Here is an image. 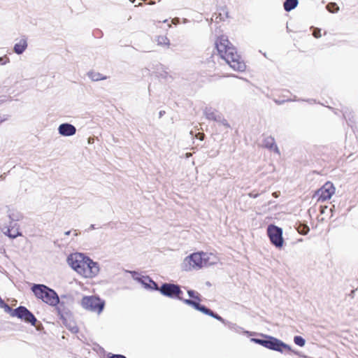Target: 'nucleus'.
<instances>
[{
	"label": "nucleus",
	"mask_w": 358,
	"mask_h": 358,
	"mask_svg": "<svg viewBox=\"0 0 358 358\" xmlns=\"http://www.w3.org/2000/svg\"><path fill=\"white\" fill-rule=\"evenodd\" d=\"M297 230L301 235H307L310 231V228L307 224L299 222L296 224Z\"/></svg>",
	"instance_id": "nucleus-27"
},
{
	"label": "nucleus",
	"mask_w": 358,
	"mask_h": 358,
	"mask_svg": "<svg viewBox=\"0 0 358 358\" xmlns=\"http://www.w3.org/2000/svg\"><path fill=\"white\" fill-rule=\"evenodd\" d=\"M166 112L164 110H160L159 112V118L162 117L165 115Z\"/></svg>",
	"instance_id": "nucleus-47"
},
{
	"label": "nucleus",
	"mask_w": 358,
	"mask_h": 358,
	"mask_svg": "<svg viewBox=\"0 0 358 358\" xmlns=\"http://www.w3.org/2000/svg\"><path fill=\"white\" fill-rule=\"evenodd\" d=\"M225 14H226L227 17H228V11H226Z\"/></svg>",
	"instance_id": "nucleus-53"
},
{
	"label": "nucleus",
	"mask_w": 358,
	"mask_h": 358,
	"mask_svg": "<svg viewBox=\"0 0 358 358\" xmlns=\"http://www.w3.org/2000/svg\"><path fill=\"white\" fill-rule=\"evenodd\" d=\"M273 194H274V197H276L277 194H275V192H273Z\"/></svg>",
	"instance_id": "nucleus-58"
},
{
	"label": "nucleus",
	"mask_w": 358,
	"mask_h": 358,
	"mask_svg": "<svg viewBox=\"0 0 358 358\" xmlns=\"http://www.w3.org/2000/svg\"><path fill=\"white\" fill-rule=\"evenodd\" d=\"M153 69H155V76L157 78H162L164 79L167 78L169 73L166 71L167 69L163 64L157 63L154 66Z\"/></svg>",
	"instance_id": "nucleus-19"
},
{
	"label": "nucleus",
	"mask_w": 358,
	"mask_h": 358,
	"mask_svg": "<svg viewBox=\"0 0 358 358\" xmlns=\"http://www.w3.org/2000/svg\"><path fill=\"white\" fill-rule=\"evenodd\" d=\"M9 117L10 116L8 115H4L3 117L0 115V124L7 120L9 118Z\"/></svg>",
	"instance_id": "nucleus-44"
},
{
	"label": "nucleus",
	"mask_w": 358,
	"mask_h": 358,
	"mask_svg": "<svg viewBox=\"0 0 358 358\" xmlns=\"http://www.w3.org/2000/svg\"><path fill=\"white\" fill-rule=\"evenodd\" d=\"M248 195L250 198L256 199L259 196V194L255 193V192H250Z\"/></svg>",
	"instance_id": "nucleus-43"
},
{
	"label": "nucleus",
	"mask_w": 358,
	"mask_h": 358,
	"mask_svg": "<svg viewBox=\"0 0 358 358\" xmlns=\"http://www.w3.org/2000/svg\"><path fill=\"white\" fill-rule=\"evenodd\" d=\"M92 35L94 36V38H101L103 34L101 30L96 29L93 31Z\"/></svg>",
	"instance_id": "nucleus-33"
},
{
	"label": "nucleus",
	"mask_w": 358,
	"mask_h": 358,
	"mask_svg": "<svg viewBox=\"0 0 358 358\" xmlns=\"http://www.w3.org/2000/svg\"><path fill=\"white\" fill-rule=\"evenodd\" d=\"M176 285V284L174 283L162 282L159 287L158 292H159L162 295L172 299Z\"/></svg>",
	"instance_id": "nucleus-15"
},
{
	"label": "nucleus",
	"mask_w": 358,
	"mask_h": 358,
	"mask_svg": "<svg viewBox=\"0 0 358 358\" xmlns=\"http://www.w3.org/2000/svg\"><path fill=\"white\" fill-rule=\"evenodd\" d=\"M204 136L205 135L203 133H198L196 138H199V140L202 141L203 139Z\"/></svg>",
	"instance_id": "nucleus-45"
},
{
	"label": "nucleus",
	"mask_w": 358,
	"mask_h": 358,
	"mask_svg": "<svg viewBox=\"0 0 358 358\" xmlns=\"http://www.w3.org/2000/svg\"><path fill=\"white\" fill-rule=\"evenodd\" d=\"M287 352H289V353H293V354H294L296 355H298L300 357H303V356H306L305 355L301 354V352H300L299 351L294 350H292H292L287 351Z\"/></svg>",
	"instance_id": "nucleus-39"
},
{
	"label": "nucleus",
	"mask_w": 358,
	"mask_h": 358,
	"mask_svg": "<svg viewBox=\"0 0 358 358\" xmlns=\"http://www.w3.org/2000/svg\"><path fill=\"white\" fill-rule=\"evenodd\" d=\"M22 321L35 327L37 331H41L43 328V324L38 321L35 315L29 310H27L24 319Z\"/></svg>",
	"instance_id": "nucleus-16"
},
{
	"label": "nucleus",
	"mask_w": 358,
	"mask_h": 358,
	"mask_svg": "<svg viewBox=\"0 0 358 358\" xmlns=\"http://www.w3.org/2000/svg\"><path fill=\"white\" fill-rule=\"evenodd\" d=\"M148 3L150 4V5H153V4H155V1H152V0H150V1Z\"/></svg>",
	"instance_id": "nucleus-52"
},
{
	"label": "nucleus",
	"mask_w": 358,
	"mask_h": 358,
	"mask_svg": "<svg viewBox=\"0 0 358 358\" xmlns=\"http://www.w3.org/2000/svg\"><path fill=\"white\" fill-rule=\"evenodd\" d=\"M132 278L140 283L145 289L150 291H158V284L154 281L149 275H143L136 271H129Z\"/></svg>",
	"instance_id": "nucleus-9"
},
{
	"label": "nucleus",
	"mask_w": 358,
	"mask_h": 358,
	"mask_svg": "<svg viewBox=\"0 0 358 358\" xmlns=\"http://www.w3.org/2000/svg\"><path fill=\"white\" fill-rule=\"evenodd\" d=\"M264 148L271 150L273 148V146L276 144L275 141V138L271 136L266 137L264 138Z\"/></svg>",
	"instance_id": "nucleus-26"
},
{
	"label": "nucleus",
	"mask_w": 358,
	"mask_h": 358,
	"mask_svg": "<svg viewBox=\"0 0 358 358\" xmlns=\"http://www.w3.org/2000/svg\"><path fill=\"white\" fill-rule=\"evenodd\" d=\"M268 343L266 348L271 350L276 351L280 353H283L285 351L292 350V347L283 342L282 341L270 336L269 338H268Z\"/></svg>",
	"instance_id": "nucleus-13"
},
{
	"label": "nucleus",
	"mask_w": 358,
	"mask_h": 358,
	"mask_svg": "<svg viewBox=\"0 0 358 358\" xmlns=\"http://www.w3.org/2000/svg\"><path fill=\"white\" fill-rule=\"evenodd\" d=\"M245 333L248 334V335H252V334H255V333L250 332V331H245Z\"/></svg>",
	"instance_id": "nucleus-51"
},
{
	"label": "nucleus",
	"mask_w": 358,
	"mask_h": 358,
	"mask_svg": "<svg viewBox=\"0 0 358 358\" xmlns=\"http://www.w3.org/2000/svg\"><path fill=\"white\" fill-rule=\"evenodd\" d=\"M335 189L334 184L328 181L316 191L315 196H317V201H324L331 199Z\"/></svg>",
	"instance_id": "nucleus-12"
},
{
	"label": "nucleus",
	"mask_w": 358,
	"mask_h": 358,
	"mask_svg": "<svg viewBox=\"0 0 358 358\" xmlns=\"http://www.w3.org/2000/svg\"><path fill=\"white\" fill-rule=\"evenodd\" d=\"M87 76L92 81H99L106 80L107 78V76H103L101 73L94 71L88 72Z\"/></svg>",
	"instance_id": "nucleus-25"
},
{
	"label": "nucleus",
	"mask_w": 358,
	"mask_h": 358,
	"mask_svg": "<svg viewBox=\"0 0 358 358\" xmlns=\"http://www.w3.org/2000/svg\"><path fill=\"white\" fill-rule=\"evenodd\" d=\"M287 101H291V99H274V102L277 104V105H282L283 103H285V102Z\"/></svg>",
	"instance_id": "nucleus-38"
},
{
	"label": "nucleus",
	"mask_w": 358,
	"mask_h": 358,
	"mask_svg": "<svg viewBox=\"0 0 358 358\" xmlns=\"http://www.w3.org/2000/svg\"><path fill=\"white\" fill-rule=\"evenodd\" d=\"M206 285L210 286V283L209 282H206Z\"/></svg>",
	"instance_id": "nucleus-54"
},
{
	"label": "nucleus",
	"mask_w": 358,
	"mask_h": 358,
	"mask_svg": "<svg viewBox=\"0 0 358 358\" xmlns=\"http://www.w3.org/2000/svg\"><path fill=\"white\" fill-rule=\"evenodd\" d=\"M343 117L348 122L349 126L352 127V124L355 122L354 112L348 108L342 110Z\"/></svg>",
	"instance_id": "nucleus-23"
},
{
	"label": "nucleus",
	"mask_w": 358,
	"mask_h": 358,
	"mask_svg": "<svg viewBox=\"0 0 358 358\" xmlns=\"http://www.w3.org/2000/svg\"><path fill=\"white\" fill-rule=\"evenodd\" d=\"M71 319L67 320V326H66L72 333L76 334L79 331L78 327L76 325L71 326Z\"/></svg>",
	"instance_id": "nucleus-32"
},
{
	"label": "nucleus",
	"mask_w": 358,
	"mask_h": 358,
	"mask_svg": "<svg viewBox=\"0 0 358 358\" xmlns=\"http://www.w3.org/2000/svg\"><path fill=\"white\" fill-rule=\"evenodd\" d=\"M223 117H224V116L221 113H219V114L216 115V116H215L216 120H214L213 121L220 122V121L222 120Z\"/></svg>",
	"instance_id": "nucleus-42"
},
{
	"label": "nucleus",
	"mask_w": 358,
	"mask_h": 358,
	"mask_svg": "<svg viewBox=\"0 0 358 358\" xmlns=\"http://www.w3.org/2000/svg\"><path fill=\"white\" fill-rule=\"evenodd\" d=\"M7 213L10 222H17L23 218L22 214L17 210L8 209Z\"/></svg>",
	"instance_id": "nucleus-21"
},
{
	"label": "nucleus",
	"mask_w": 358,
	"mask_h": 358,
	"mask_svg": "<svg viewBox=\"0 0 358 358\" xmlns=\"http://www.w3.org/2000/svg\"><path fill=\"white\" fill-rule=\"evenodd\" d=\"M57 129L59 134L66 137L73 136L76 133V127L68 122L59 124Z\"/></svg>",
	"instance_id": "nucleus-14"
},
{
	"label": "nucleus",
	"mask_w": 358,
	"mask_h": 358,
	"mask_svg": "<svg viewBox=\"0 0 358 358\" xmlns=\"http://www.w3.org/2000/svg\"><path fill=\"white\" fill-rule=\"evenodd\" d=\"M131 3H134L135 0H129Z\"/></svg>",
	"instance_id": "nucleus-55"
},
{
	"label": "nucleus",
	"mask_w": 358,
	"mask_h": 358,
	"mask_svg": "<svg viewBox=\"0 0 358 358\" xmlns=\"http://www.w3.org/2000/svg\"><path fill=\"white\" fill-rule=\"evenodd\" d=\"M220 123L224 125L226 128H229L230 124L228 123L227 120L223 117L222 120L220 121Z\"/></svg>",
	"instance_id": "nucleus-41"
},
{
	"label": "nucleus",
	"mask_w": 358,
	"mask_h": 358,
	"mask_svg": "<svg viewBox=\"0 0 358 358\" xmlns=\"http://www.w3.org/2000/svg\"><path fill=\"white\" fill-rule=\"evenodd\" d=\"M31 291L37 299L50 306H55L59 301V295L57 292L44 284L34 283L31 287Z\"/></svg>",
	"instance_id": "nucleus-3"
},
{
	"label": "nucleus",
	"mask_w": 358,
	"mask_h": 358,
	"mask_svg": "<svg viewBox=\"0 0 358 358\" xmlns=\"http://www.w3.org/2000/svg\"><path fill=\"white\" fill-rule=\"evenodd\" d=\"M157 41L159 45H170L169 39L165 36H159Z\"/></svg>",
	"instance_id": "nucleus-31"
},
{
	"label": "nucleus",
	"mask_w": 358,
	"mask_h": 358,
	"mask_svg": "<svg viewBox=\"0 0 358 358\" xmlns=\"http://www.w3.org/2000/svg\"><path fill=\"white\" fill-rule=\"evenodd\" d=\"M10 62L9 58L6 56L0 57V65H5Z\"/></svg>",
	"instance_id": "nucleus-37"
},
{
	"label": "nucleus",
	"mask_w": 358,
	"mask_h": 358,
	"mask_svg": "<svg viewBox=\"0 0 358 358\" xmlns=\"http://www.w3.org/2000/svg\"><path fill=\"white\" fill-rule=\"evenodd\" d=\"M327 10L331 13H336L339 10V6L335 2H330L326 6Z\"/></svg>",
	"instance_id": "nucleus-29"
},
{
	"label": "nucleus",
	"mask_w": 358,
	"mask_h": 358,
	"mask_svg": "<svg viewBox=\"0 0 358 358\" xmlns=\"http://www.w3.org/2000/svg\"><path fill=\"white\" fill-rule=\"evenodd\" d=\"M203 113H204L206 119H208L209 120H213V121L214 120H216L215 119L216 114L213 110V108L211 107H206L203 110Z\"/></svg>",
	"instance_id": "nucleus-28"
},
{
	"label": "nucleus",
	"mask_w": 358,
	"mask_h": 358,
	"mask_svg": "<svg viewBox=\"0 0 358 358\" xmlns=\"http://www.w3.org/2000/svg\"><path fill=\"white\" fill-rule=\"evenodd\" d=\"M299 0H285L283 2V8L286 12H290L297 7Z\"/></svg>",
	"instance_id": "nucleus-24"
},
{
	"label": "nucleus",
	"mask_w": 358,
	"mask_h": 358,
	"mask_svg": "<svg viewBox=\"0 0 358 358\" xmlns=\"http://www.w3.org/2000/svg\"><path fill=\"white\" fill-rule=\"evenodd\" d=\"M60 300L68 301L69 302H73V297L69 294H62L59 296Z\"/></svg>",
	"instance_id": "nucleus-34"
},
{
	"label": "nucleus",
	"mask_w": 358,
	"mask_h": 358,
	"mask_svg": "<svg viewBox=\"0 0 358 358\" xmlns=\"http://www.w3.org/2000/svg\"><path fill=\"white\" fill-rule=\"evenodd\" d=\"M29 309L24 306H20L16 308H10L8 312V314L13 317H17L21 320L24 319L26 313Z\"/></svg>",
	"instance_id": "nucleus-17"
},
{
	"label": "nucleus",
	"mask_w": 358,
	"mask_h": 358,
	"mask_svg": "<svg viewBox=\"0 0 358 358\" xmlns=\"http://www.w3.org/2000/svg\"><path fill=\"white\" fill-rule=\"evenodd\" d=\"M99 264L93 261L90 257H87L85 261V266L83 268L80 275L84 278H92L97 275L99 272Z\"/></svg>",
	"instance_id": "nucleus-11"
},
{
	"label": "nucleus",
	"mask_w": 358,
	"mask_h": 358,
	"mask_svg": "<svg viewBox=\"0 0 358 358\" xmlns=\"http://www.w3.org/2000/svg\"><path fill=\"white\" fill-rule=\"evenodd\" d=\"M95 229H96V227H95V224H92L90 226V227H89L87 229H86V231H90V230Z\"/></svg>",
	"instance_id": "nucleus-48"
},
{
	"label": "nucleus",
	"mask_w": 358,
	"mask_h": 358,
	"mask_svg": "<svg viewBox=\"0 0 358 358\" xmlns=\"http://www.w3.org/2000/svg\"><path fill=\"white\" fill-rule=\"evenodd\" d=\"M259 336L260 338H251L250 341L266 348L268 341V338H269L270 336L264 334H259Z\"/></svg>",
	"instance_id": "nucleus-20"
},
{
	"label": "nucleus",
	"mask_w": 358,
	"mask_h": 358,
	"mask_svg": "<svg viewBox=\"0 0 358 358\" xmlns=\"http://www.w3.org/2000/svg\"><path fill=\"white\" fill-rule=\"evenodd\" d=\"M5 228L6 229V230L3 231V232L5 234V236H8L10 239H15L19 236H23L22 232L18 228H16L15 232H12V230L9 228L8 226L6 227Z\"/></svg>",
	"instance_id": "nucleus-22"
},
{
	"label": "nucleus",
	"mask_w": 358,
	"mask_h": 358,
	"mask_svg": "<svg viewBox=\"0 0 358 358\" xmlns=\"http://www.w3.org/2000/svg\"><path fill=\"white\" fill-rule=\"evenodd\" d=\"M71 233V230H69L64 232L65 236H69Z\"/></svg>",
	"instance_id": "nucleus-50"
},
{
	"label": "nucleus",
	"mask_w": 358,
	"mask_h": 358,
	"mask_svg": "<svg viewBox=\"0 0 358 358\" xmlns=\"http://www.w3.org/2000/svg\"><path fill=\"white\" fill-rule=\"evenodd\" d=\"M213 264L214 262H210L208 253L202 251L193 252L185 258L182 264V269L185 271H189L192 269L197 270Z\"/></svg>",
	"instance_id": "nucleus-2"
},
{
	"label": "nucleus",
	"mask_w": 358,
	"mask_h": 358,
	"mask_svg": "<svg viewBox=\"0 0 358 358\" xmlns=\"http://www.w3.org/2000/svg\"><path fill=\"white\" fill-rule=\"evenodd\" d=\"M6 96H0V103H3L6 101Z\"/></svg>",
	"instance_id": "nucleus-49"
},
{
	"label": "nucleus",
	"mask_w": 358,
	"mask_h": 358,
	"mask_svg": "<svg viewBox=\"0 0 358 358\" xmlns=\"http://www.w3.org/2000/svg\"><path fill=\"white\" fill-rule=\"evenodd\" d=\"M187 292L189 299H185L182 297L183 292L181 289V287L179 285L176 284L172 299L181 301L185 304L191 307V305L190 303H188V301H194L195 303L197 302L198 299H200L201 298V294L196 292L195 290L189 289H187Z\"/></svg>",
	"instance_id": "nucleus-10"
},
{
	"label": "nucleus",
	"mask_w": 358,
	"mask_h": 358,
	"mask_svg": "<svg viewBox=\"0 0 358 358\" xmlns=\"http://www.w3.org/2000/svg\"><path fill=\"white\" fill-rule=\"evenodd\" d=\"M294 342L296 345L299 347H303L306 344L305 338L301 336H295L294 337Z\"/></svg>",
	"instance_id": "nucleus-30"
},
{
	"label": "nucleus",
	"mask_w": 358,
	"mask_h": 358,
	"mask_svg": "<svg viewBox=\"0 0 358 358\" xmlns=\"http://www.w3.org/2000/svg\"><path fill=\"white\" fill-rule=\"evenodd\" d=\"M8 227L12 230V232H15L16 228L20 229V225L17 222H10Z\"/></svg>",
	"instance_id": "nucleus-36"
},
{
	"label": "nucleus",
	"mask_w": 358,
	"mask_h": 358,
	"mask_svg": "<svg viewBox=\"0 0 358 358\" xmlns=\"http://www.w3.org/2000/svg\"><path fill=\"white\" fill-rule=\"evenodd\" d=\"M273 194H274V197H276L277 194H275V192H273Z\"/></svg>",
	"instance_id": "nucleus-57"
},
{
	"label": "nucleus",
	"mask_w": 358,
	"mask_h": 358,
	"mask_svg": "<svg viewBox=\"0 0 358 358\" xmlns=\"http://www.w3.org/2000/svg\"><path fill=\"white\" fill-rule=\"evenodd\" d=\"M273 194H274V197H276L277 194H275V192H273Z\"/></svg>",
	"instance_id": "nucleus-56"
},
{
	"label": "nucleus",
	"mask_w": 358,
	"mask_h": 358,
	"mask_svg": "<svg viewBox=\"0 0 358 358\" xmlns=\"http://www.w3.org/2000/svg\"><path fill=\"white\" fill-rule=\"evenodd\" d=\"M88 256L83 253L76 252L67 257V263L69 266L79 275L85 266V261Z\"/></svg>",
	"instance_id": "nucleus-8"
},
{
	"label": "nucleus",
	"mask_w": 358,
	"mask_h": 358,
	"mask_svg": "<svg viewBox=\"0 0 358 358\" xmlns=\"http://www.w3.org/2000/svg\"><path fill=\"white\" fill-rule=\"evenodd\" d=\"M73 302L60 300V298L59 297V301L57 303L55 306H52V307L55 308L57 315L65 326H67V320H71L73 317V314L70 309V305Z\"/></svg>",
	"instance_id": "nucleus-7"
},
{
	"label": "nucleus",
	"mask_w": 358,
	"mask_h": 358,
	"mask_svg": "<svg viewBox=\"0 0 358 358\" xmlns=\"http://www.w3.org/2000/svg\"><path fill=\"white\" fill-rule=\"evenodd\" d=\"M266 233L271 243L277 249H282L285 243L282 229L274 224H270L267 227Z\"/></svg>",
	"instance_id": "nucleus-6"
},
{
	"label": "nucleus",
	"mask_w": 358,
	"mask_h": 358,
	"mask_svg": "<svg viewBox=\"0 0 358 358\" xmlns=\"http://www.w3.org/2000/svg\"><path fill=\"white\" fill-rule=\"evenodd\" d=\"M215 47L220 57L223 59L234 70L243 72L246 69L245 62L238 55L236 48L228 40L227 36L221 35L215 42Z\"/></svg>",
	"instance_id": "nucleus-1"
},
{
	"label": "nucleus",
	"mask_w": 358,
	"mask_h": 358,
	"mask_svg": "<svg viewBox=\"0 0 358 358\" xmlns=\"http://www.w3.org/2000/svg\"><path fill=\"white\" fill-rule=\"evenodd\" d=\"M27 45V38L24 36L18 43L14 45L13 52L17 55H22L26 50Z\"/></svg>",
	"instance_id": "nucleus-18"
},
{
	"label": "nucleus",
	"mask_w": 358,
	"mask_h": 358,
	"mask_svg": "<svg viewBox=\"0 0 358 358\" xmlns=\"http://www.w3.org/2000/svg\"><path fill=\"white\" fill-rule=\"evenodd\" d=\"M313 36L316 38L321 37V29H317L316 31L313 33Z\"/></svg>",
	"instance_id": "nucleus-40"
},
{
	"label": "nucleus",
	"mask_w": 358,
	"mask_h": 358,
	"mask_svg": "<svg viewBox=\"0 0 358 358\" xmlns=\"http://www.w3.org/2000/svg\"><path fill=\"white\" fill-rule=\"evenodd\" d=\"M83 308L100 314L105 307V301L99 296H84L81 300Z\"/></svg>",
	"instance_id": "nucleus-5"
},
{
	"label": "nucleus",
	"mask_w": 358,
	"mask_h": 358,
	"mask_svg": "<svg viewBox=\"0 0 358 358\" xmlns=\"http://www.w3.org/2000/svg\"><path fill=\"white\" fill-rule=\"evenodd\" d=\"M201 298L200 299H198L197 302L194 303V301H188V303H190L191 307L193 308L194 310L199 311L204 315H208L213 318L216 319L217 320L221 322L224 324L227 325L229 329H234L236 327V324L231 323L226 320L220 315H218L216 312L212 310L206 306L201 304Z\"/></svg>",
	"instance_id": "nucleus-4"
},
{
	"label": "nucleus",
	"mask_w": 358,
	"mask_h": 358,
	"mask_svg": "<svg viewBox=\"0 0 358 358\" xmlns=\"http://www.w3.org/2000/svg\"><path fill=\"white\" fill-rule=\"evenodd\" d=\"M107 358H127V357L121 354H113L112 352H108L107 354Z\"/></svg>",
	"instance_id": "nucleus-35"
},
{
	"label": "nucleus",
	"mask_w": 358,
	"mask_h": 358,
	"mask_svg": "<svg viewBox=\"0 0 358 358\" xmlns=\"http://www.w3.org/2000/svg\"><path fill=\"white\" fill-rule=\"evenodd\" d=\"M272 150H273L274 152H275V153H278V154L280 153L279 148H278V145L276 144L273 146V148Z\"/></svg>",
	"instance_id": "nucleus-46"
}]
</instances>
